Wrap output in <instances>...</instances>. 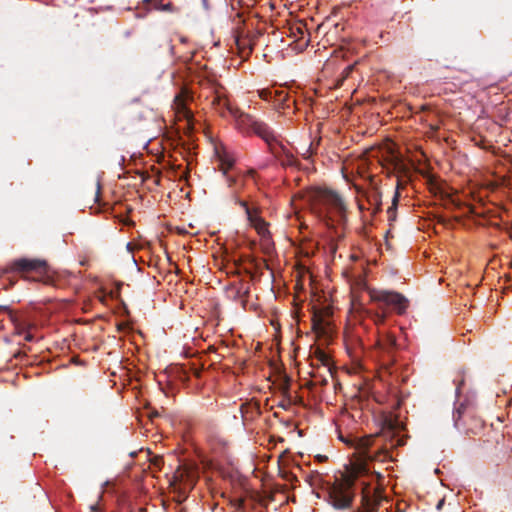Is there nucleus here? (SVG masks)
<instances>
[{
  "label": "nucleus",
  "instance_id": "nucleus-13",
  "mask_svg": "<svg viewBox=\"0 0 512 512\" xmlns=\"http://www.w3.org/2000/svg\"><path fill=\"white\" fill-rule=\"evenodd\" d=\"M396 426L397 424H394L391 419H386L384 422V430L395 431L397 429Z\"/></svg>",
  "mask_w": 512,
  "mask_h": 512
},
{
  "label": "nucleus",
  "instance_id": "nucleus-8",
  "mask_svg": "<svg viewBox=\"0 0 512 512\" xmlns=\"http://www.w3.org/2000/svg\"><path fill=\"white\" fill-rule=\"evenodd\" d=\"M46 267V262L39 259H18L14 262V268L19 271H38Z\"/></svg>",
  "mask_w": 512,
  "mask_h": 512
},
{
  "label": "nucleus",
  "instance_id": "nucleus-19",
  "mask_svg": "<svg viewBox=\"0 0 512 512\" xmlns=\"http://www.w3.org/2000/svg\"><path fill=\"white\" fill-rule=\"evenodd\" d=\"M267 94H268V92H266V91H262V92H261V97L266 98V97H267Z\"/></svg>",
  "mask_w": 512,
  "mask_h": 512
},
{
  "label": "nucleus",
  "instance_id": "nucleus-7",
  "mask_svg": "<svg viewBox=\"0 0 512 512\" xmlns=\"http://www.w3.org/2000/svg\"><path fill=\"white\" fill-rule=\"evenodd\" d=\"M239 203L245 209L250 225L255 228L258 234L266 235L268 233L267 223L258 215V212L250 209L245 201Z\"/></svg>",
  "mask_w": 512,
  "mask_h": 512
},
{
  "label": "nucleus",
  "instance_id": "nucleus-15",
  "mask_svg": "<svg viewBox=\"0 0 512 512\" xmlns=\"http://www.w3.org/2000/svg\"><path fill=\"white\" fill-rule=\"evenodd\" d=\"M385 319V312L383 311L382 314H377V323L383 322Z\"/></svg>",
  "mask_w": 512,
  "mask_h": 512
},
{
  "label": "nucleus",
  "instance_id": "nucleus-14",
  "mask_svg": "<svg viewBox=\"0 0 512 512\" xmlns=\"http://www.w3.org/2000/svg\"><path fill=\"white\" fill-rule=\"evenodd\" d=\"M223 100H227V99L226 98L217 97L216 100H213V103L217 102L218 106H223V107L226 108V106L224 105Z\"/></svg>",
  "mask_w": 512,
  "mask_h": 512
},
{
  "label": "nucleus",
  "instance_id": "nucleus-23",
  "mask_svg": "<svg viewBox=\"0 0 512 512\" xmlns=\"http://www.w3.org/2000/svg\"><path fill=\"white\" fill-rule=\"evenodd\" d=\"M203 1L205 2L206 0H203Z\"/></svg>",
  "mask_w": 512,
  "mask_h": 512
},
{
  "label": "nucleus",
  "instance_id": "nucleus-18",
  "mask_svg": "<svg viewBox=\"0 0 512 512\" xmlns=\"http://www.w3.org/2000/svg\"><path fill=\"white\" fill-rule=\"evenodd\" d=\"M312 199L315 201V205H321L317 200H315L314 193L312 194ZM314 209H318L317 206H314Z\"/></svg>",
  "mask_w": 512,
  "mask_h": 512
},
{
  "label": "nucleus",
  "instance_id": "nucleus-5",
  "mask_svg": "<svg viewBox=\"0 0 512 512\" xmlns=\"http://www.w3.org/2000/svg\"><path fill=\"white\" fill-rule=\"evenodd\" d=\"M197 479V469L191 465L179 467L174 474L175 485H178V488L184 491L192 489Z\"/></svg>",
  "mask_w": 512,
  "mask_h": 512
},
{
  "label": "nucleus",
  "instance_id": "nucleus-3",
  "mask_svg": "<svg viewBox=\"0 0 512 512\" xmlns=\"http://www.w3.org/2000/svg\"><path fill=\"white\" fill-rule=\"evenodd\" d=\"M369 295L372 301L382 302L386 305L393 306L400 314L407 308L406 298L399 293L383 290H371Z\"/></svg>",
  "mask_w": 512,
  "mask_h": 512
},
{
  "label": "nucleus",
  "instance_id": "nucleus-2",
  "mask_svg": "<svg viewBox=\"0 0 512 512\" xmlns=\"http://www.w3.org/2000/svg\"><path fill=\"white\" fill-rule=\"evenodd\" d=\"M353 479L345 476L340 481L335 482L329 490V498L332 505L337 509H345L352 502L351 487Z\"/></svg>",
  "mask_w": 512,
  "mask_h": 512
},
{
  "label": "nucleus",
  "instance_id": "nucleus-6",
  "mask_svg": "<svg viewBox=\"0 0 512 512\" xmlns=\"http://www.w3.org/2000/svg\"><path fill=\"white\" fill-rule=\"evenodd\" d=\"M329 309L317 311L313 315V329L319 335H328L331 332V323L329 320Z\"/></svg>",
  "mask_w": 512,
  "mask_h": 512
},
{
  "label": "nucleus",
  "instance_id": "nucleus-17",
  "mask_svg": "<svg viewBox=\"0 0 512 512\" xmlns=\"http://www.w3.org/2000/svg\"><path fill=\"white\" fill-rule=\"evenodd\" d=\"M25 339L28 340V341H31L33 339L32 335L30 333H27L25 335Z\"/></svg>",
  "mask_w": 512,
  "mask_h": 512
},
{
  "label": "nucleus",
  "instance_id": "nucleus-4",
  "mask_svg": "<svg viewBox=\"0 0 512 512\" xmlns=\"http://www.w3.org/2000/svg\"><path fill=\"white\" fill-rule=\"evenodd\" d=\"M314 197L321 206L332 209L340 215H343L346 210L342 198L332 190L317 189L314 191Z\"/></svg>",
  "mask_w": 512,
  "mask_h": 512
},
{
  "label": "nucleus",
  "instance_id": "nucleus-1",
  "mask_svg": "<svg viewBox=\"0 0 512 512\" xmlns=\"http://www.w3.org/2000/svg\"><path fill=\"white\" fill-rule=\"evenodd\" d=\"M223 102L239 130L242 132L252 131L262 137L268 144L275 140L273 132L264 123L256 121L250 115L241 112L238 108L232 106L228 100H223Z\"/></svg>",
  "mask_w": 512,
  "mask_h": 512
},
{
  "label": "nucleus",
  "instance_id": "nucleus-21",
  "mask_svg": "<svg viewBox=\"0 0 512 512\" xmlns=\"http://www.w3.org/2000/svg\"><path fill=\"white\" fill-rule=\"evenodd\" d=\"M396 202H397V195H396V196L394 197V199H393V205H395V204H396Z\"/></svg>",
  "mask_w": 512,
  "mask_h": 512
},
{
  "label": "nucleus",
  "instance_id": "nucleus-11",
  "mask_svg": "<svg viewBox=\"0 0 512 512\" xmlns=\"http://www.w3.org/2000/svg\"><path fill=\"white\" fill-rule=\"evenodd\" d=\"M175 107L178 113H182L184 117L189 116V112L185 108V103L182 95H177L175 97Z\"/></svg>",
  "mask_w": 512,
  "mask_h": 512
},
{
  "label": "nucleus",
  "instance_id": "nucleus-10",
  "mask_svg": "<svg viewBox=\"0 0 512 512\" xmlns=\"http://www.w3.org/2000/svg\"><path fill=\"white\" fill-rule=\"evenodd\" d=\"M217 157L219 161V167L225 174L233 166L234 160L225 151H217Z\"/></svg>",
  "mask_w": 512,
  "mask_h": 512
},
{
  "label": "nucleus",
  "instance_id": "nucleus-22",
  "mask_svg": "<svg viewBox=\"0 0 512 512\" xmlns=\"http://www.w3.org/2000/svg\"><path fill=\"white\" fill-rule=\"evenodd\" d=\"M318 212H319V213H321V214H322V213H324V211H323V209H322V208H319V209H318Z\"/></svg>",
  "mask_w": 512,
  "mask_h": 512
},
{
  "label": "nucleus",
  "instance_id": "nucleus-16",
  "mask_svg": "<svg viewBox=\"0 0 512 512\" xmlns=\"http://www.w3.org/2000/svg\"><path fill=\"white\" fill-rule=\"evenodd\" d=\"M320 359L324 364H328V357L325 354L322 353Z\"/></svg>",
  "mask_w": 512,
  "mask_h": 512
},
{
  "label": "nucleus",
  "instance_id": "nucleus-20",
  "mask_svg": "<svg viewBox=\"0 0 512 512\" xmlns=\"http://www.w3.org/2000/svg\"><path fill=\"white\" fill-rule=\"evenodd\" d=\"M297 31H298L299 33L303 34V28H302V27H298V28H297Z\"/></svg>",
  "mask_w": 512,
  "mask_h": 512
},
{
  "label": "nucleus",
  "instance_id": "nucleus-9",
  "mask_svg": "<svg viewBox=\"0 0 512 512\" xmlns=\"http://www.w3.org/2000/svg\"><path fill=\"white\" fill-rule=\"evenodd\" d=\"M343 441L344 439L341 438ZM374 440V435H367L360 438H354L352 440L347 441L348 444L355 447L357 451L361 454H365V452L368 450V448L372 445V442ZM346 442V440H345Z\"/></svg>",
  "mask_w": 512,
  "mask_h": 512
},
{
  "label": "nucleus",
  "instance_id": "nucleus-12",
  "mask_svg": "<svg viewBox=\"0 0 512 512\" xmlns=\"http://www.w3.org/2000/svg\"><path fill=\"white\" fill-rule=\"evenodd\" d=\"M363 501L365 502V505L367 506V509H371L375 503L377 502V499L375 497L370 498L368 495L363 496Z\"/></svg>",
  "mask_w": 512,
  "mask_h": 512
}]
</instances>
